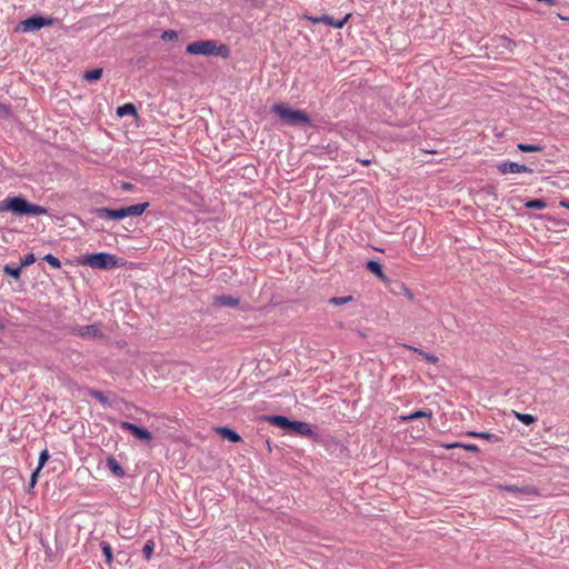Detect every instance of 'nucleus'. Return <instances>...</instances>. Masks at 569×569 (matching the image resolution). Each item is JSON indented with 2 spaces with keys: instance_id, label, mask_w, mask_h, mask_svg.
Masks as SVG:
<instances>
[{
  "instance_id": "15",
  "label": "nucleus",
  "mask_w": 569,
  "mask_h": 569,
  "mask_svg": "<svg viewBox=\"0 0 569 569\" xmlns=\"http://www.w3.org/2000/svg\"><path fill=\"white\" fill-rule=\"evenodd\" d=\"M217 432L219 436H221L224 439H228L231 442H239L241 440L240 435L228 427H219L217 428Z\"/></svg>"
},
{
  "instance_id": "9",
  "label": "nucleus",
  "mask_w": 569,
  "mask_h": 569,
  "mask_svg": "<svg viewBox=\"0 0 569 569\" xmlns=\"http://www.w3.org/2000/svg\"><path fill=\"white\" fill-rule=\"evenodd\" d=\"M93 212L100 219L120 220V219L124 218L123 208L109 209V208L102 207V208H96Z\"/></svg>"
},
{
  "instance_id": "7",
  "label": "nucleus",
  "mask_w": 569,
  "mask_h": 569,
  "mask_svg": "<svg viewBox=\"0 0 569 569\" xmlns=\"http://www.w3.org/2000/svg\"><path fill=\"white\" fill-rule=\"evenodd\" d=\"M120 428L124 431H130L136 438L149 442L152 439V435L149 430L141 428L134 423L128 421H121Z\"/></svg>"
},
{
  "instance_id": "18",
  "label": "nucleus",
  "mask_w": 569,
  "mask_h": 569,
  "mask_svg": "<svg viewBox=\"0 0 569 569\" xmlns=\"http://www.w3.org/2000/svg\"><path fill=\"white\" fill-rule=\"evenodd\" d=\"M431 417H432L431 411L417 410L408 416H401L400 419L402 421H410V420H416V419H420V418L431 419Z\"/></svg>"
},
{
  "instance_id": "17",
  "label": "nucleus",
  "mask_w": 569,
  "mask_h": 569,
  "mask_svg": "<svg viewBox=\"0 0 569 569\" xmlns=\"http://www.w3.org/2000/svg\"><path fill=\"white\" fill-rule=\"evenodd\" d=\"M107 467L117 477L121 478L124 476L123 468L118 463V461L112 456L107 458Z\"/></svg>"
},
{
  "instance_id": "23",
  "label": "nucleus",
  "mask_w": 569,
  "mask_h": 569,
  "mask_svg": "<svg viewBox=\"0 0 569 569\" xmlns=\"http://www.w3.org/2000/svg\"><path fill=\"white\" fill-rule=\"evenodd\" d=\"M469 436L475 437V438H482V439L488 440L489 442H497L499 440V437L497 435L490 433V432L472 431V432H469Z\"/></svg>"
},
{
  "instance_id": "30",
  "label": "nucleus",
  "mask_w": 569,
  "mask_h": 569,
  "mask_svg": "<svg viewBox=\"0 0 569 569\" xmlns=\"http://www.w3.org/2000/svg\"><path fill=\"white\" fill-rule=\"evenodd\" d=\"M153 549H154V542L152 540H148L143 548H142V555L143 557L149 560L153 553Z\"/></svg>"
},
{
  "instance_id": "16",
  "label": "nucleus",
  "mask_w": 569,
  "mask_h": 569,
  "mask_svg": "<svg viewBox=\"0 0 569 569\" xmlns=\"http://www.w3.org/2000/svg\"><path fill=\"white\" fill-rule=\"evenodd\" d=\"M366 268L372 272L373 274H376L379 279L381 280H385L386 279V274L382 270V266L379 261H376V260H369L367 263H366Z\"/></svg>"
},
{
  "instance_id": "20",
  "label": "nucleus",
  "mask_w": 569,
  "mask_h": 569,
  "mask_svg": "<svg viewBox=\"0 0 569 569\" xmlns=\"http://www.w3.org/2000/svg\"><path fill=\"white\" fill-rule=\"evenodd\" d=\"M406 348L419 353L420 356H422L427 361L431 362V363H437L439 361L438 357L432 355V353H428L419 348H416V347H412V346H408V345H405Z\"/></svg>"
},
{
  "instance_id": "43",
  "label": "nucleus",
  "mask_w": 569,
  "mask_h": 569,
  "mask_svg": "<svg viewBox=\"0 0 569 569\" xmlns=\"http://www.w3.org/2000/svg\"><path fill=\"white\" fill-rule=\"evenodd\" d=\"M4 328V323L0 320V330Z\"/></svg>"
},
{
  "instance_id": "8",
  "label": "nucleus",
  "mask_w": 569,
  "mask_h": 569,
  "mask_svg": "<svg viewBox=\"0 0 569 569\" xmlns=\"http://www.w3.org/2000/svg\"><path fill=\"white\" fill-rule=\"evenodd\" d=\"M498 170L501 174L523 173V172L532 173V171H533L531 168H529L525 164H519L517 162H511V161L500 163L498 166Z\"/></svg>"
},
{
  "instance_id": "2",
  "label": "nucleus",
  "mask_w": 569,
  "mask_h": 569,
  "mask_svg": "<svg viewBox=\"0 0 569 569\" xmlns=\"http://www.w3.org/2000/svg\"><path fill=\"white\" fill-rule=\"evenodd\" d=\"M186 52L196 56L228 58L230 49L227 44H219L216 40H200L189 43Z\"/></svg>"
},
{
  "instance_id": "1",
  "label": "nucleus",
  "mask_w": 569,
  "mask_h": 569,
  "mask_svg": "<svg viewBox=\"0 0 569 569\" xmlns=\"http://www.w3.org/2000/svg\"><path fill=\"white\" fill-rule=\"evenodd\" d=\"M9 211L14 216H40L47 214L48 209L46 207L29 202L21 196L7 197L0 202V213Z\"/></svg>"
},
{
  "instance_id": "34",
  "label": "nucleus",
  "mask_w": 569,
  "mask_h": 569,
  "mask_svg": "<svg viewBox=\"0 0 569 569\" xmlns=\"http://www.w3.org/2000/svg\"><path fill=\"white\" fill-rule=\"evenodd\" d=\"M161 39L167 41H176L178 39V33L173 30H166L162 32Z\"/></svg>"
},
{
  "instance_id": "24",
  "label": "nucleus",
  "mask_w": 569,
  "mask_h": 569,
  "mask_svg": "<svg viewBox=\"0 0 569 569\" xmlns=\"http://www.w3.org/2000/svg\"><path fill=\"white\" fill-rule=\"evenodd\" d=\"M517 148L522 152H540L543 150V146L528 143H518Z\"/></svg>"
},
{
  "instance_id": "28",
  "label": "nucleus",
  "mask_w": 569,
  "mask_h": 569,
  "mask_svg": "<svg viewBox=\"0 0 569 569\" xmlns=\"http://www.w3.org/2000/svg\"><path fill=\"white\" fill-rule=\"evenodd\" d=\"M353 300L352 296H346V297H332L329 299V303L335 306H341L345 303H348Z\"/></svg>"
},
{
  "instance_id": "27",
  "label": "nucleus",
  "mask_w": 569,
  "mask_h": 569,
  "mask_svg": "<svg viewBox=\"0 0 569 569\" xmlns=\"http://www.w3.org/2000/svg\"><path fill=\"white\" fill-rule=\"evenodd\" d=\"M525 206L529 209L542 210L547 207V203L542 199H532L529 200Z\"/></svg>"
},
{
  "instance_id": "22",
  "label": "nucleus",
  "mask_w": 569,
  "mask_h": 569,
  "mask_svg": "<svg viewBox=\"0 0 569 569\" xmlns=\"http://www.w3.org/2000/svg\"><path fill=\"white\" fill-rule=\"evenodd\" d=\"M497 46L511 52V51H513V48L516 47V42H513L511 39H509L507 37H499L497 39Z\"/></svg>"
},
{
  "instance_id": "40",
  "label": "nucleus",
  "mask_w": 569,
  "mask_h": 569,
  "mask_svg": "<svg viewBox=\"0 0 569 569\" xmlns=\"http://www.w3.org/2000/svg\"><path fill=\"white\" fill-rule=\"evenodd\" d=\"M358 161L363 166H369L372 163L371 159H358Z\"/></svg>"
},
{
  "instance_id": "42",
  "label": "nucleus",
  "mask_w": 569,
  "mask_h": 569,
  "mask_svg": "<svg viewBox=\"0 0 569 569\" xmlns=\"http://www.w3.org/2000/svg\"><path fill=\"white\" fill-rule=\"evenodd\" d=\"M560 204L567 209H569V202L568 201H561Z\"/></svg>"
},
{
  "instance_id": "36",
  "label": "nucleus",
  "mask_w": 569,
  "mask_h": 569,
  "mask_svg": "<svg viewBox=\"0 0 569 569\" xmlns=\"http://www.w3.org/2000/svg\"><path fill=\"white\" fill-rule=\"evenodd\" d=\"M34 261H36L34 254L33 253H28V254L24 256V258L22 260V266L23 267L30 266Z\"/></svg>"
},
{
  "instance_id": "31",
  "label": "nucleus",
  "mask_w": 569,
  "mask_h": 569,
  "mask_svg": "<svg viewBox=\"0 0 569 569\" xmlns=\"http://www.w3.org/2000/svg\"><path fill=\"white\" fill-rule=\"evenodd\" d=\"M43 260L47 261L51 267L59 269L61 267L60 260L52 256L51 253H48L43 257Z\"/></svg>"
},
{
  "instance_id": "32",
  "label": "nucleus",
  "mask_w": 569,
  "mask_h": 569,
  "mask_svg": "<svg viewBox=\"0 0 569 569\" xmlns=\"http://www.w3.org/2000/svg\"><path fill=\"white\" fill-rule=\"evenodd\" d=\"M4 273L14 278V279H18L21 274V271L19 268H12L10 266H6L4 269H3Z\"/></svg>"
},
{
  "instance_id": "37",
  "label": "nucleus",
  "mask_w": 569,
  "mask_h": 569,
  "mask_svg": "<svg viewBox=\"0 0 569 569\" xmlns=\"http://www.w3.org/2000/svg\"><path fill=\"white\" fill-rule=\"evenodd\" d=\"M505 490H507L509 492H527V489H521L517 486H506Z\"/></svg>"
},
{
  "instance_id": "38",
  "label": "nucleus",
  "mask_w": 569,
  "mask_h": 569,
  "mask_svg": "<svg viewBox=\"0 0 569 569\" xmlns=\"http://www.w3.org/2000/svg\"><path fill=\"white\" fill-rule=\"evenodd\" d=\"M303 19H306V20H308V21L312 22L313 24L319 23V21H318V17L303 14Z\"/></svg>"
},
{
  "instance_id": "44",
  "label": "nucleus",
  "mask_w": 569,
  "mask_h": 569,
  "mask_svg": "<svg viewBox=\"0 0 569 569\" xmlns=\"http://www.w3.org/2000/svg\"><path fill=\"white\" fill-rule=\"evenodd\" d=\"M562 20L569 21V18L560 17Z\"/></svg>"
},
{
  "instance_id": "39",
  "label": "nucleus",
  "mask_w": 569,
  "mask_h": 569,
  "mask_svg": "<svg viewBox=\"0 0 569 569\" xmlns=\"http://www.w3.org/2000/svg\"><path fill=\"white\" fill-rule=\"evenodd\" d=\"M40 470H36L33 471V473L31 475V479H30V486L33 487L36 485V481H37V476L39 473Z\"/></svg>"
},
{
  "instance_id": "41",
  "label": "nucleus",
  "mask_w": 569,
  "mask_h": 569,
  "mask_svg": "<svg viewBox=\"0 0 569 569\" xmlns=\"http://www.w3.org/2000/svg\"><path fill=\"white\" fill-rule=\"evenodd\" d=\"M132 188H133V186L131 183H129V182H124L122 184V189L123 190L130 191V190H132Z\"/></svg>"
},
{
  "instance_id": "10",
  "label": "nucleus",
  "mask_w": 569,
  "mask_h": 569,
  "mask_svg": "<svg viewBox=\"0 0 569 569\" xmlns=\"http://www.w3.org/2000/svg\"><path fill=\"white\" fill-rule=\"evenodd\" d=\"M350 17H351V14L347 13L342 19L336 20L328 14H322V16L318 17V21H319V23H325L329 27H332L336 29H341L347 23V21L349 20Z\"/></svg>"
},
{
  "instance_id": "3",
  "label": "nucleus",
  "mask_w": 569,
  "mask_h": 569,
  "mask_svg": "<svg viewBox=\"0 0 569 569\" xmlns=\"http://www.w3.org/2000/svg\"><path fill=\"white\" fill-rule=\"evenodd\" d=\"M271 111L278 116L282 123L288 126L297 127L311 123V119L307 112L291 109L286 103H274L271 107Z\"/></svg>"
},
{
  "instance_id": "5",
  "label": "nucleus",
  "mask_w": 569,
  "mask_h": 569,
  "mask_svg": "<svg viewBox=\"0 0 569 569\" xmlns=\"http://www.w3.org/2000/svg\"><path fill=\"white\" fill-rule=\"evenodd\" d=\"M82 264L90 266L93 269H112L118 266V259L114 254L107 252H98L88 254L83 258Z\"/></svg>"
},
{
  "instance_id": "11",
  "label": "nucleus",
  "mask_w": 569,
  "mask_h": 569,
  "mask_svg": "<svg viewBox=\"0 0 569 569\" xmlns=\"http://www.w3.org/2000/svg\"><path fill=\"white\" fill-rule=\"evenodd\" d=\"M290 430H292L293 432H296L297 435H300V436L311 437L313 435V430H312L311 426L303 421L292 420Z\"/></svg>"
},
{
  "instance_id": "6",
  "label": "nucleus",
  "mask_w": 569,
  "mask_h": 569,
  "mask_svg": "<svg viewBox=\"0 0 569 569\" xmlns=\"http://www.w3.org/2000/svg\"><path fill=\"white\" fill-rule=\"evenodd\" d=\"M71 332L84 339H96L103 337V333L97 323L88 326H76L71 329Z\"/></svg>"
},
{
  "instance_id": "26",
  "label": "nucleus",
  "mask_w": 569,
  "mask_h": 569,
  "mask_svg": "<svg viewBox=\"0 0 569 569\" xmlns=\"http://www.w3.org/2000/svg\"><path fill=\"white\" fill-rule=\"evenodd\" d=\"M89 395L91 397H93L94 399H97L103 406H107V407L110 406L108 398L106 397V395L102 391L91 389V390H89Z\"/></svg>"
},
{
  "instance_id": "21",
  "label": "nucleus",
  "mask_w": 569,
  "mask_h": 569,
  "mask_svg": "<svg viewBox=\"0 0 569 569\" xmlns=\"http://www.w3.org/2000/svg\"><path fill=\"white\" fill-rule=\"evenodd\" d=\"M117 113L120 117L129 116V114L136 116L137 114V109H136V107L132 103H126V104H123V106L118 108Z\"/></svg>"
},
{
  "instance_id": "35",
  "label": "nucleus",
  "mask_w": 569,
  "mask_h": 569,
  "mask_svg": "<svg viewBox=\"0 0 569 569\" xmlns=\"http://www.w3.org/2000/svg\"><path fill=\"white\" fill-rule=\"evenodd\" d=\"M50 456H49V452L48 450H43L41 451L40 456H39V466H38V470H40L44 465L46 462L49 460Z\"/></svg>"
},
{
  "instance_id": "29",
  "label": "nucleus",
  "mask_w": 569,
  "mask_h": 569,
  "mask_svg": "<svg viewBox=\"0 0 569 569\" xmlns=\"http://www.w3.org/2000/svg\"><path fill=\"white\" fill-rule=\"evenodd\" d=\"M515 415L519 421H521L522 423H525L527 426H529L536 421V417H533L532 415H529V413L515 412Z\"/></svg>"
},
{
  "instance_id": "19",
  "label": "nucleus",
  "mask_w": 569,
  "mask_h": 569,
  "mask_svg": "<svg viewBox=\"0 0 569 569\" xmlns=\"http://www.w3.org/2000/svg\"><path fill=\"white\" fill-rule=\"evenodd\" d=\"M102 73H103V70L101 68H96V69H92V70H88V71L84 72L83 79L89 81V82L97 81V80L101 79Z\"/></svg>"
},
{
  "instance_id": "12",
  "label": "nucleus",
  "mask_w": 569,
  "mask_h": 569,
  "mask_svg": "<svg viewBox=\"0 0 569 569\" xmlns=\"http://www.w3.org/2000/svg\"><path fill=\"white\" fill-rule=\"evenodd\" d=\"M213 305L218 307H237L239 305V299L232 296H216L213 298Z\"/></svg>"
},
{
  "instance_id": "33",
  "label": "nucleus",
  "mask_w": 569,
  "mask_h": 569,
  "mask_svg": "<svg viewBox=\"0 0 569 569\" xmlns=\"http://www.w3.org/2000/svg\"><path fill=\"white\" fill-rule=\"evenodd\" d=\"M456 447H462L467 451H471V452H478L479 451V448L476 445H472V443H469V445L452 443V445H448L447 446V448H456Z\"/></svg>"
},
{
  "instance_id": "25",
  "label": "nucleus",
  "mask_w": 569,
  "mask_h": 569,
  "mask_svg": "<svg viewBox=\"0 0 569 569\" xmlns=\"http://www.w3.org/2000/svg\"><path fill=\"white\" fill-rule=\"evenodd\" d=\"M101 549H102V553L106 557V563L110 566L112 563V561H113V555H112L111 546L108 542L102 541L101 542Z\"/></svg>"
},
{
  "instance_id": "13",
  "label": "nucleus",
  "mask_w": 569,
  "mask_h": 569,
  "mask_svg": "<svg viewBox=\"0 0 569 569\" xmlns=\"http://www.w3.org/2000/svg\"><path fill=\"white\" fill-rule=\"evenodd\" d=\"M266 420L269 423L277 426L283 430H290V426H291V421H292L284 416H268V417H266Z\"/></svg>"
},
{
  "instance_id": "4",
  "label": "nucleus",
  "mask_w": 569,
  "mask_h": 569,
  "mask_svg": "<svg viewBox=\"0 0 569 569\" xmlns=\"http://www.w3.org/2000/svg\"><path fill=\"white\" fill-rule=\"evenodd\" d=\"M56 22V19L52 17H42V16H32L28 19H24L20 21L16 28L14 32L18 33H27L40 30L44 27L53 26Z\"/></svg>"
},
{
  "instance_id": "14",
  "label": "nucleus",
  "mask_w": 569,
  "mask_h": 569,
  "mask_svg": "<svg viewBox=\"0 0 569 569\" xmlns=\"http://www.w3.org/2000/svg\"><path fill=\"white\" fill-rule=\"evenodd\" d=\"M149 207L148 202L137 203L129 207H123L124 218L126 217H138L141 216L146 209Z\"/></svg>"
}]
</instances>
